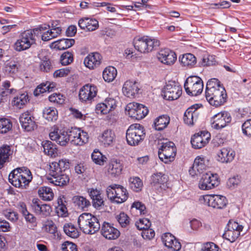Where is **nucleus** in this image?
<instances>
[{
  "label": "nucleus",
  "mask_w": 251,
  "mask_h": 251,
  "mask_svg": "<svg viewBox=\"0 0 251 251\" xmlns=\"http://www.w3.org/2000/svg\"><path fill=\"white\" fill-rule=\"evenodd\" d=\"M210 134L207 131H201L195 134L191 139L193 148L200 149L204 147L210 139Z\"/></svg>",
  "instance_id": "nucleus-15"
},
{
  "label": "nucleus",
  "mask_w": 251,
  "mask_h": 251,
  "mask_svg": "<svg viewBox=\"0 0 251 251\" xmlns=\"http://www.w3.org/2000/svg\"><path fill=\"white\" fill-rule=\"evenodd\" d=\"M106 195L112 202L118 204L126 201L128 197V193L123 186L113 184L106 188Z\"/></svg>",
  "instance_id": "nucleus-4"
},
{
  "label": "nucleus",
  "mask_w": 251,
  "mask_h": 251,
  "mask_svg": "<svg viewBox=\"0 0 251 251\" xmlns=\"http://www.w3.org/2000/svg\"><path fill=\"white\" fill-rule=\"evenodd\" d=\"M215 56L212 55H205L202 57L201 61L200 63L202 66H211L215 64Z\"/></svg>",
  "instance_id": "nucleus-59"
},
{
  "label": "nucleus",
  "mask_w": 251,
  "mask_h": 251,
  "mask_svg": "<svg viewBox=\"0 0 251 251\" xmlns=\"http://www.w3.org/2000/svg\"><path fill=\"white\" fill-rule=\"evenodd\" d=\"M63 230L67 235L72 238H76L79 236L78 230L71 223L65 224Z\"/></svg>",
  "instance_id": "nucleus-43"
},
{
  "label": "nucleus",
  "mask_w": 251,
  "mask_h": 251,
  "mask_svg": "<svg viewBox=\"0 0 251 251\" xmlns=\"http://www.w3.org/2000/svg\"><path fill=\"white\" fill-rule=\"evenodd\" d=\"M179 60L183 66L189 68L194 67L197 63L196 57L192 53H186L179 57Z\"/></svg>",
  "instance_id": "nucleus-34"
},
{
  "label": "nucleus",
  "mask_w": 251,
  "mask_h": 251,
  "mask_svg": "<svg viewBox=\"0 0 251 251\" xmlns=\"http://www.w3.org/2000/svg\"><path fill=\"white\" fill-rule=\"evenodd\" d=\"M201 106V104H195L186 110L183 116V121L185 124L189 126L194 125V122L197 120L199 114L197 110Z\"/></svg>",
  "instance_id": "nucleus-17"
},
{
  "label": "nucleus",
  "mask_w": 251,
  "mask_h": 251,
  "mask_svg": "<svg viewBox=\"0 0 251 251\" xmlns=\"http://www.w3.org/2000/svg\"><path fill=\"white\" fill-rule=\"evenodd\" d=\"M97 87L94 85L86 84L81 88L79 93V100L83 102L91 100L97 95Z\"/></svg>",
  "instance_id": "nucleus-16"
},
{
  "label": "nucleus",
  "mask_w": 251,
  "mask_h": 251,
  "mask_svg": "<svg viewBox=\"0 0 251 251\" xmlns=\"http://www.w3.org/2000/svg\"><path fill=\"white\" fill-rule=\"evenodd\" d=\"M65 96L60 93H53L49 97V100L53 103L62 104L65 101Z\"/></svg>",
  "instance_id": "nucleus-55"
},
{
  "label": "nucleus",
  "mask_w": 251,
  "mask_h": 251,
  "mask_svg": "<svg viewBox=\"0 0 251 251\" xmlns=\"http://www.w3.org/2000/svg\"><path fill=\"white\" fill-rule=\"evenodd\" d=\"M235 155V152L233 150L229 148H224L218 153L217 159L222 163L230 162L234 158Z\"/></svg>",
  "instance_id": "nucleus-27"
},
{
  "label": "nucleus",
  "mask_w": 251,
  "mask_h": 251,
  "mask_svg": "<svg viewBox=\"0 0 251 251\" xmlns=\"http://www.w3.org/2000/svg\"><path fill=\"white\" fill-rule=\"evenodd\" d=\"M42 146L45 154L54 157L57 156L58 149L57 146L52 142L49 140L43 141Z\"/></svg>",
  "instance_id": "nucleus-30"
},
{
  "label": "nucleus",
  "mask_w": 251,
  "mask_h": 251,
  "mask_svg": "<svg viewBox=\"0 0 251 251\" xmlns=\"http://www.w3.org/2000/svg\"><path fill=\"white\" fill-rule=\"evenodd\" d=\"M58 205L57 207V213L61 217H66L68 215L67 208L64 204L61 199H58L57 201Z\"/></svg>",
  "instance_id": "nucleus-52"
},
{
  "label": "nucleus",
  "mask_w": 251,
  "mask_h": 251,
  "mask_svg": "<svg viewBox=\"0 0 251 251\" xmlns=\"http://www.w3.org/2000/svg\"><path fill=\"white\" fill-rule=\"evenodd\" d=\"M176 149L175 144L171 141L162 142L158 149L159 159L165 163L173 161L176 155Z\"/></svg>",
  "instance_id": "nucleus-7"
},
{
  "label": "nucleus",
  "mask_w": 251,
  "mask_h": 251,
  "mask_svg": "<svg viewBox=\"0 0 251 251\" xmlns=\"http://www.w3.org/2000/svg\"><path fill=\"white\" fill-rule=\"evenodd\" d=\"M62 250L63 251H78L77 246L70 241H65L62 244Z\"/></svg>",
  "instance_id": "nucleus-64"
},
{
  "label": "nucleus",
  "mask_w": 251,
  "mask_h": 251,
  "mask_svg": "<svg viewBox=\"0 0 251 251\" xmlns=\"http://www.w3.org/2000/svg\"><path fill=\"white\" fill-rule=\"evenodd\" d=\"M29 101V97L27 93H23L14 97L12 103L18 108L23 107L27 101Z\"/></svg>",
  "instance_id": "nucleus-41"
},
{
  "label": "nucleus",
  "mask_w": 251,
  "mask_h": 251,
  "mask_svg": "<svg viewBox=\"0 0 251 251\" xmlns=\"http://www.w3.org/2000/svg\"><path fill=\"white\" fill-rule=\"evenodd\" d=\"M89 137L87 132L83 130H80V134H79L76 142H75V144L79 146H81L88 142Z\"/></svg>",
  "instance_id": "nucleus-60"
},
{
  "label": "nucleus",
  "mask_w": 251,
  "mask_h": 251,
  "mask_svg": "<svg viewBox=\"0 0 251 251\" xmlns=\"http://www.w3.org/2000/svg\"><path fill=\"white\" fill-rule=\"evenodd\" d=\"M168 180L167 176L162 173L153 174L151 179V184L154 186H159L161 189L165 190L167 186L166 183Z\"/></svg>",
  "instance_id": "nucleus-25"
},
{
  "label": "nucleus",
  "mask_w": 251,
  "mask_h": 251,
  "mask_svg": "<svg viewBox=\"0 0 251 251\" xmlns=\"http://www.w3.org/2000/svg\"><path fill=\"white\" fill-rule=\"evenodd\" d=\"M70 168V163L69 161L65 159L60 160L58 162H54L50 165V170L53 171H56L58 173H64Z\"/></svg>",
  "instance_id": "nucleus-32"
},
{
  "label": "nucleus",
  "mask_w": 251,
  "mask_h": 251,
  "mask_svg": "<svg viewBox=\"0 0 251 251\" xmlns=\"http://www.w3.org/2000/svg\"><path fill=\"white\" fill-rule=\"evenodd\" d=\"M12 127L11 121L7 118L0 119V133H6L11 130Z\"/></svg>",
  "instance_id": "nucleus-46"
},
{
  "label": "nucleus",
  "mask_w": 251,
  "mask_h": 251,
  "mask_svg": "<svg viewBox=\"0 0 251 251\" xmlns=\"http://www.w3.org/2000/svg\"><path fill=\"white\" fill-rule=\"evenodd\" d=\"M60 27H55L52 24V28L50 30L44 33L42 35V40L44 41H48L50 39L56 37L61 32Z\"/></svg>",
  "instance_id": "nucleus-38"
},
{
  "label": "nucleus",
  "mask_w": 251,
  "mask_h": 251,
  "mask_svg": "<svg viewBox=\"0 0 251 251\" xmlns=\"http://www.w3.org/2000/svg\"><path fill=\"white\" fill-rule=\"evenodd\" d=\"M33 178L30 170L26 167H18L9 175V182L14 187L26 189Z\"/></svg>",
  "instance_id": "nucleus-1"
},
{
  "label": "nucleus",
  "mask_w": 251,
  "mask_h": 251,
  "mask_svg": "<svg viewBox=\"0 0 251 251\" xmlns=\"http://www.w3.org/2000/svg\"><path fill=\"white\" fill-rule=\"evenodd\" d=\"M79 228L87 234H93L99 230L100 225L97 217L90 213L81 214L77 220Z\"/></svg>",
  "instance_id": "nucleus-2"
},
{
  "label": "nucleus",
  "mask_w": 251,
  "mask_h": 251,
  "mask_svg": "<svg viewBox=\"0 0 251 251\" xmlns=\"http://www.w3.org/2000/svg\"><path fill=\"white\" fill-rule=\"evenodd\" d=\"M201 251H221V250L215 243L207 242L203 244Z\"/></svg>",
  "instance_id": "nucleus-62"
},
{
  "label": "nucleus",
  "mask_w": 251,
  "mask_h": 251,
  "mask_svg": "<svg viewBox=\"0 0 251 251\" xmlns=\"http://www.w3.org/2000/svg\"><path fill=\"white\" fill-rule=\"evenodd\" d=\"M40 69L41 71L47 73L52 71L53 69V67L50 59L45 58V59L43 60L42 61L40 65Z\"/></svg>",
  "instance_id": "nucleus-63"
},
{
  "label": "nucleus",
  "mask_w": 251,
  "mask_h": 251,
  "mask_svg": "<svg viewBox=\"0 0 251 251\" xmlns=\"http://www.w3.org/2000/svg\"><path fill=\"white\" fill-rule=\"evenodd\" d=\"M35 44L36 39L33 38L31 32L25 31L21 34L19 39L15 43L14 48L17 51H22L28 49Z\"/></svg>",
  "instance_id": "nucleus-9"
},
{
  "label": "nucleus",
  "mask_w": 251,
  "mask_h": 251,
  "mask_svg": "<svg viewBox=\"0 0 251 251\" xmlns=\"http://www.w3.org/2000/svg\"><path fill=\"white\" fill-rule=\"evenodd\" d=\"M91 158L93 162L100 165H103L107 160V158L98 150L94 151Z\"/></svg>",
  "instance_id": "nucleus-45"
},
{
  "label": "nucleus",
  "mask_w": 251,
  "mask_h": 251,
  "mask_svg": "<svg viewBox=\"0 0 251 251\" xmlns=\"http://www.w3.org/2000/svg\"><path fill=\"white\" fill-rule=\"evenodd\" d=\"M75 43L74 39L62 38L52 43L50 47L58 50H64L73 46Z\"/></svg>",
  "instance_id": "nucleus-28"
},
{
  "label": "nucleus",
  "mask_w": 251,
  "mask_h": 251,
  "mask_svg": "<svg viewBox=\"0 0 251 251\" xmlns=\"http://www.w3.org/2000/svg\"><path fill=\"white\" fill-rule=\"evenodd\" d=\"M135 49L141 53H147L156 50L160 45V41L148 36L135 38L133 41Z\"/></svg>",
  "instance_id": "nucleus-5"
},
{
  "label": "nucleus",
  "mask_w": 251,
  "mask_h": 251,
  "mask_svg": "<svg viewBox=\"0 0 251 251\" xmlns=\"http://www.w3.org/2000/svg\"><path fill=\"white\" fill-rule=\"evenodd\" d=\"M115 138L114 132L111 129L105 130L99 137L100 141L104 147H108L112 144Z\"/></svg>",
  "instance_id": "nucleus-31"
},
{
  "label": "nucleus",
  "mask_w": 251,
  "mask_h": 251,
  "mask_svg": "<svg viewBox=\"0 0 251 251\" xmlns=\"http://www.w3.org/2000/svg\"><path fill=\"white\" fill-rule=\"evenodd\" d=\"M158 60L162 63L171 66L173 65L176 60V53L168 49H165L161 50L157 55Z\"/></svg>",
  "instance_id": "nucleus-18"
},
{
  "label": "nucleus",
  "mask_w": 251,
  "mask_h": 251,
  "mask_svg": "<svg viewBox=\"0 0 251 251\" xmlns=\"http://www.w3.org/2000/svg\"><path fill=\"white\" fill-rule=\"evenodd\" d=\"M117 74V70L114 67L106 68L102 73V76L105 81H112L116 77Z\"/></svg>",
  "instance_id": "nucleus-42"
},
{
  "label": "nucleus",
  "mask_w": 251,
  "mask_h": 251,
  "mask_svg": "<svg viewBox=\"0 0 251 251\" xmlns=\"http://www.w3.org/2000/svg\"><path fill=\"white\" fill-rule=\"evenodd\" d=\"M146 133L144 127L139 124L130 125L126 130V139L129 145L135 146L144 140Z\"/></svg>",
  "instance_id": "nucleus-3"
},
{
  "label": "nucleus",
  "mask_w": 251,
  "mask_h": 251,
  "mask_svg": "<svg viewBox=\"0 0 251 251\" xmlns=\"http://www.w3.org/2000/svg\"><path fill=\"white\" fill-rule=\"evenodd\" d=\"M182 94L181 87L175 81H169L162 91L163 98L169 100H176Z\"/></svg>",
  "instance_id": "nucleus-10"
},
{
  "label": "nucleus",
  "mask_w": 251,
  "mask_h": 251,
  "mask_svg": "<svg viewBox=\"0 0 251 251\" xmlns=\"http://www.w3.org/2000/svg\"><path fill=\"white\" fill-rule=\"evenodd\" d=\"M43 117L49 122L55 121L58 118V112L53 107H46L43 111Z\"/></svg>",
  "instance_id": "nucleus-36"
},
{
  "label": "nucleus",
  "mask_w": 251,
  "mask_h": 251,
  "mask_svg": "<svg viewBox=\"0 0 251 251\" xmlns=\"http://www.w3.org/2000/svg\"><path fill=\"white\" fill-rule=\"evenodd\" d=\"M220 184V180L217 174L208 172L203 174L201 178L199 187L201 190H207L214 188Z\"/></svg>",
  "instance_id": "nucleus-11"
},
{
  "label": "nucleus",
  "mask_w": 251,
  "mask_h": 251,
  "mask_svg": "<svg viewBox=\"0 0 251 251\" xmlns=\"http://www.w3.org/2000/svg\"><path fill=\"white\" fill-rule=\"evenodd\" d=\"M220 87H224L221 84L220 81L217 78H211L207 82L206 86L205 94L210 92L212 89H218Z\"/></svg>",
  "instance_id": "nucleus-48"
},
{
  "label": "nucleus",
  "mask_w": 251,
  "mask_h": 251,
  "mask_svg": "<svg viewBox=\"0 0 251 251\" xmlns=\"http://www.w3.org/2000/svg\"><path fill=\"white\" fill-rule=\"evenodd\" d=\"M2 214L7 219L13 223L17 222L19 219V215L17 212L10 209L4 210Z\"/></svg>",
  "instance_id": "nucleus-50"
},
{
  "label": "nucleus",
  "mask_w": 251,
  "mask_h": 251,
  "mask_svg": "<svg viewBox=\"0 0 251 251\" xmlns=\"http://www.w3.org/2000/svg\"><path fill=\"white\" fill-rule=\"evenodd\" d=\"M38 194L39 197L45 201L52 200L54 196L51 188L48 186L40 187L38 190Z\"/></svg>",
  "instance_id": "nucleus-35"
},
{
  "label": "nucleus",
  "mask_w": 251,
  "mask_h": 251,
  "mask_svg": "<svg viewBox=\"0 0 251 251\" xmlns=\"http://www.w3.org/2000/svg\"><path fill=\"white\" fill-rule=\"evenodd\" d=\"M139 104L140 103L133 102H130L126 105V110L128 112V114L130 117L134 118Z\"/></svg>",
  "instance_id": "nucleus-51"
},
{
  "label": "nucleus",
  "mask_w": 251,
  "mask_h": 251,
  "mask_svg": "<svg viewBox=\"0 0 251 251\" xmlns=\"http://www.w3.org/2000/svg\"><path fill=\"white\" fill-rule=\"evenodd\" d=\"M128 184L129 188L135 192L141 191L143 186L142 180L138 176L129 177Z\"/></svg>",
  "instance_id": "nucleus-39"
},
{
  "label": "nucleus",
  "mask_w": 251,
  "mask_h": 251,
  "mask_svg": "<svg viewBox=\"0 0 251 251\" xmlns=\"http://www.w3.org/2000/svg\"><path fill=\"white\" fill-rule=\"evenodd\" d=\"M50 175L52 177L49 179L55 185L64 186L69 182V176L64 173H58L56 171H53L52 170H50Z\"/></svg>",
  "instance_id": "nucleus-21"
},
{
  "label": "nucleus",
  "mask_w": 251,
  "mask_h": 251,
  "mask_svg": "<svg viewBox=\"0 0 251 251\" xmlns=\"http://www.w3.org/2000/svg\"><path fill=\"white\" fill-rule=\"evenodd\" d=\"M101 63V56L97 52L89 54L84 60L85 66L90 69H94L98 67Z\"/></svg>",
  "instance_id": "nucleus-23"
},
{
  "label": "nucleus",
  "mask_w": 251,
  "mask_h": 251,
  "mask_svg": "<svg viewBox=\"0 0 251 251\" xmlns=\"http://www.w3.org/2000/svg\"><path fill=\"white\" fill-rule=\"evenodd\" d=\"M134 210H139L140 214H145L147 212L145 204L139 201H135L132 204L130 211L133 212Z\"/></svg>",
  "instance_id": "nucleus-54"
},
{
  "label": "nucleus",
  "mask_w": 251,
  "mask_h": 251,
  "mask_svg": "<svg viewBox=\"0 0 251 251\" xmlns=\"http://www.w3.org/2000/svg\"><path fill=\"white\" fill-rule=\"evenodd\" d=\"M101 235L108 240L117 239L120 235V232L109 223L104 222L100 230Z\"/></svg>",
  "instance_id": "nucleus-20"
},
{
  "label": "nucleus",
  "mask_w": 251,
  "mask_h": 251,
  "mask_svg": "<svg viewBox=\"0 0 251 251\" xmlns=\"http://www.w3.org/2000/svg\"><path fill=\"white\" fill-rule=\"evenodd\" d=\"M242 132L244 135L251 137V119H248L242 125Z\"/></svg>",
  "instance_id": "nucleus-61"
},
{
  "label": "nucleus",
  "mask_w": 251,
  "mask_h": 251,
  "mask_svg": "<svg viewBox=\"0 0 251 251\" xmlns=\"http://www.w3.org/2000/svg\"><path fill=\"white\" fill-rule=\"evenodd\" d=\"M161 239L164 245L168 248L174 251H179L181 249V243L171 233L169 232L164 233L161 237Z\"/></svg>",
  "instance_id": "nucleus-19"
},
{
  "label": "nucleus",
  "mask_w": 251,
  "mask_h": 251,
  "mask_svg": "<svg viewBox=\"0 0 251 251\" xmlns=\"http://www.w3.org/2000/svg\"><path fill=\"white\" fill-rule=\"evenodd\" d=\"M240 233L241 232H239L238 230H235V231L227 229L223 234V237L232 243L235 241L239 237Z\"/></svg>",
  "instance_id": "nucleus-47"
},
{
  "label": "nucleus",
  "mask_w": 251,
  "mask_h": 251,
  "mask_svg": "<svg viewBox=\"0 0 251 251\" xmlns=\"http://www.w3.org/2000/svg\"><path fill=\"white\" fill-rule=\"evenodd\" d=\"M50 139L61 146H65L69 141L67 128H54L49 134Z\"/></svg>",
  "instance_id": "nucleus-14"
},
{
  "label": "nucleus",
  "mask_w": 251,
  "mask_h": 251,
  "mask_svg": "<svg viewBox=\"0 0 251 251\" xmlns=\"http://www.w3.org/2000/svg\"><path fill=\"white\" fill-rule=\"evenodd\" d=\"M205 98L210 105L218 107L223 105L227 100V95L225 87L212 89L205 94Z\"/></svg>",
  "instance_id": "nucleus-8"
},
{
  "label": "nucleus",
  "mask_w": 251,
  "mask_h": 251,
  "mask_svg": "<svg viewBox=\"0 0 251 251\" xmlns=\"http://www.w3.org/2000/svg\"><path fill=\"white\" fill-rule=\"evenodd\" d=\"M123 94L128 98H133L138 93L139 84L136 81L130 80L126 81L123 87Z\"/></svg>",
  "instance_id": "nucleus-24"
},
{
  "label": "nucleus",
  "mask_w": 251,
  "mask_h": 251,
  "mask_svg": "<svg viewBox=\"0 0 251 251\" xmlns=\"http://www.w3.org/2000/svg\"><path fill=\"white\" fill-rule=\"evenodd\" d=\"M184 87L186 93L189 96H197L201 94L203 91V81L198 76L191 75L185 80Z\"/></svg>",
  "instance_id": "nucleus-6"
},
{
  "label": "nucleus",
  "mask_w": 251,
  "mask_h": 251,
  "mask_svg": "<svg viewBox=\"0 0 251 251\" xmlns=\"http://www.w3.org/2000/svg\"><path fill=\"white\" fill-rule=\"evenodd\" d=\"M230 114L227 111H221L214 115L211 119L212 127L216 129H221L226 127L231 121Z\"/></svg>",
  "instance_id": "nucleus-12"
},
{
  "label": "nucleus",
  "mask_w": 251,
  "mask_h": 251,
  "mask_svg": "<svg viewBox=\"0 0 251 251\" xmlns=\"http://www.w3.org/2000/svg\"><path fill=\"white\" fill-rule=\"evenodd\" d=\"M123 166L121 161L117 159H111L108 168V172L111 175L116 176L121 174Z\"/></svg>",
  "instance_id": "nucleus-33"
},
{
  "label": "nucleus",
  "mask_w": 251,
  "mask_h": 251,
  "mask_svg": "<svg viewBox=\"0 0 251 251\" xmlns=\"http://www.w3.org/2000/svg\"><path fill=\"white\" fill-rule=\"evenodd\" d=\"M135 226L139 230H145L149 228L151 226L150 221L147 218L141 219L135 223Z\"/></svg>",
  "instance_id": "nucleus-56"
},
{
  "label": "nucleus",
  "mask_w": 251,
  "mask_h": 251,
  "mask_svg": "<svg viewBox=\"0 0 251 251\" xmlns=\"http://www.w3.org/2000/svg\"><path fill=\"white\" fill-rule=\"evenodd\" d=\"M203 200L208 206L218 209H223L228 203L226 197L219 195H206L203 197Z\"/></svg>",
  "instance_id": "nucleus-13"
},
{
  "label": "nucleus",
  "mask_w": 251,
  "mask_h": 251,
  "mask_svg": "<svg viewBox=\"0 0 251 251\" xmlns=\"http://www.w3.org/2000/svg\"><path fill=\"white\" fill-rule=\"evenodd\" d=\"M74 60L73 54L70 51L64 52L60 57V62L62 65H68Z\"/></svg>",
  "instance_id": "nucleus-53"
},
{
  "label": "nucleus",
  "mask_w": 251,
  "mask_h": 251,
  "mask_svg": "<svg viewBox=\"0 0 251 251\" xmlns=\"http://www.w3.org/2000/svg\"><path fill=\"white\" fill-rule=\"evenodd\" d=\"M78 24L80 28L88 31H94L99 27V22L95 19L82 18L79 20Z\"/></svg>",
  "instance_id": "nucleus-26"
},
{
  "label": "nucleus",
  "mask_w": 251,
  "mask_h": 251,
  "mask_svg": "<svg viewBox=\"0 0 251 251\" xmlns=\"http://www.w3.org/2000/svg\"><path fill=\"white\" fill-rule=\"evenodd\" d=\"M10 82L6 80L2 83L1 88L2 91L0 92V101L2 102L3 98L11 94L12 92V89H9Z\"/></svg>",
  "instance_id": "nucleus-49"
},
{
  "label": "nucleus",
  "mask_w": 251,
  "mask_h": 251,
  "mask_svg": "<svg viewBox=\"0 0 251 251\" xmlns=\"http://www.w3.org/2000/svg\"><path fill=\"white\" fill-rule=\"evenodd\" d=\"M80 130L79 128L76 127H71L70 129L67 128L69 141L73 142L75 144V142H76L77 137L79 134H80Z\"/></svg>",
  "instance_id": "nucleus-57"
},
{
  "label": "nucleus",
  "mask_w": 251,
  "mask_h": 251,
  "mask_svg": "<svg viewBox=\"0 0 251 251\" xmlns=\"http://www.w3.org/2000/svg\"><path fill=\"white\" fill-rule=\"evenodd\" d=\"M72 200L75 205L83 210H85L91 205L90 201L83 196H75Z\"/></svg>",
  "instance_id": "nucleus-37"
},
{
  "label": "nucleus",
  "mask_w": 251,
  "mask_h": 251,
  "mask_svg": "<svg viewBox=\"0 0 251 251\" xmlns=\"http://www.w3.org/2000/svg\"><path fill=\"white\" fill-rule=\"evenodd\" d=\"M149 110L147 107L143 104H139L137 112L134 119L139 120L144 118L148 113Z\"/></svg>",
  "instance_id": "nucleus-58"
},
{
  "label": "nucleus",
  "mask_w": 251,
  "mask_h": 251,
  "mask_svg": "<svg viewBox=\"0 0 251 251\" xmlns=\"http://www.w3.org/2000/svg\"><path fill=\"white\" fill-rule=\"evenodd\" d=\"M34 118L31 116L29 111L22 113L19 118L22 127L27 131L33 130L36 127Z\"/></svg>",
  "instance_id": "nucleus-22"
},
{
  "label": "nucleus",
  "mask_w": 251,
  "mask_h": 251,
  "mask_svg": "<svg viewBox=\"0 0 251 251\" xmlns=\"http://www.w3.org/2000/svg\"><path fill=\"white\" fill-rule=\"evenodd\" d=\"M54 88V85L53 83L51 84L48 82H47L46 83H43L36 87L33 93L35 96H38L44 93L52 91Z\"/></svg>",
  "instance_id": "nucleus-40"
},
{
  "label": "nucleus",
  "mask_w": 251,
  "mask_h": 251,
  "mask_svg": "<svg viewBox=\"0 0 251 251\" xmlns=\"http://www.w3.org/2000/svg\"><path fill=\"white\" fill-rule=\"evenodd\" d=\"M116 219L122 227H128L130 224L131 219L126 214L123 212L117 215Z\"/></svg>",
  "instance_id": "nucleus-44"
},
{
  "label": "nucleus",
  "mask_w": 251,
  "mask_h": 251,
  "mask_svg": "<svg viewBox=\"0 0 251 251\" xmlns=\"http://www.w3.org/2000/svg\"><path fill=\"white\" fill-rule=\"evenodd\" d=\"M170 122V118L167 115H162L156 118L153 122L156 130L161 131L166 128Z\"/></svg>",
  "instance_id": "nucleus-29"
}]
</instances>
